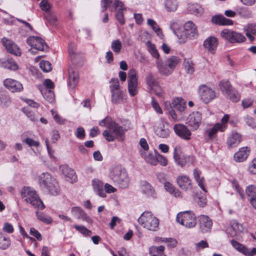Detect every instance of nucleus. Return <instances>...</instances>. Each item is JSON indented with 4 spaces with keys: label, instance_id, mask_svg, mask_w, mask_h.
I'll list each match as a JSON object with an SVG mask.
<instances>
[{
    "label": "nucleus",
    "instance_id": "f257e3e1",
    "mask_svg": "<svg viewBox=\"0 0 256 256\" xmlns=\"http://www.w3.org/2000/svg\"><path fill=\"white\" fill-rule=\"evenodd\" d=\"M104 122L108 130L104 132L103 135L108 142H112L115 139L119 141L124 140L126 129L108 118H106Z\"/></svg>",
    "mask_w": 256,
    "mask_h": 256
},
{
    "label": "nucleus",
    "instance_id": "f03ea898",
    "mask_svg": "<svg viewBox=\"0 0 256 256\" xmlns=\"http://www.w3.org/2000/svg\"><path fill=\"white\" fill-rule=\"evenodd\" d=\"M230 118V115L226 114L222 118L220 122L212 124L210 128H206L204 132L206 141L208 142H211L217 137L218 132H224L228 128Z\"/></svg>",
    "mask_w": 256,
    "mask_h": 256
},
{
    "label": "nucleus",
    "instance_id": "7ed1b4c3",
    "mask_svg": "<svg viewBox=\"0 0 256 256\" xmlns=\"http://www.w3.org/2000/svg\"><path fill=\"white\" fill-rule=\"evenodd\" d=\"M20 196L26 203H28L35 208L43 210L46 206L40 198L36 192L30 186H24L20 191Z\"/></svg>",
    "mask_w": 256,
    "mask_h": 256
},
{
    "label": "nucleus",
    "instance_id": "20e7f679",
    "mask_svg": "<svg viewBox=\"0 0 256 256\" xmlns=\"http://www.w3.org/2000/svg\"><path fill=\"white\" fill-rule=\"evenodd\" d=\"M40 186H44L51 194L56 196L60 194V188L58 182L48 173H43L38 178Z\"/></svg>",
    "mask_w": 256,
    "mask_h": 256
},
{
    "label": "nucleus",
    "instance_id": "39448f33",
    "mask_svg": "<svg viewBox=\"0 0 256 256\" xmlns=\"http://www.w3.org/2000/svg\"><path fill=\"white\" fill-rule=\"evenodd\" d=\"M138 222L144 228L148 230L155 232L158 229L159 220L150 212H143Z\"/></svg>",
    "mask_w": 256,
    "mask_h": 256
},
{
    "label": "nucleus",
    "instance_id": "423d86ee",
    "mask_svg": "<svg viewBox=\"0 0 256 256\" xmlns=\"http://www.w3.org/2000/svg\"><path fill=\"white\" fill-rule=\"evenodd\" d=\"M174 158L176 164L182 168L186 164L194 166L196 162V158L194 156L184 155L180 146H176L174 148Z\"/></svg>",
    "mask_w": 256,
    "mask_h": 256
},
{
    "label": "nucleus",
    "instance_id": "0eeeda50",
    "mask_svg": "<svg viewBox=\"0 0 256 256\" xmlns=\"http://www.w3.org/2000/svg\"><path fill=\"white\" fill-rule=\"evenodd\" d=\"M176 220L182 225L188 228H193L196 224V216L190 210L178 213L176 216Z\"/></svg>",
    "mask_w": 256,
    "mask_h": 256
},
{
    "label": "nucleus",
    "instance_id": "6e6552de",
    "mask_svg": "<svg viewBox=\"0 0 256 256\" xmlns=\"http://www.w3.org/2000/svg\"><path fill=\"white\" fill-rule=\"evenodd\" d=\"M146 80L149 90L152 92L154 93L158 97L164 98V91L160 85L158 78L150 73L146 76Z\"/></svg>",
    "mask_w": 256,
    "mask_h": 256
},
{
    "label": "nucleus",
    "instance_id": "1a4fd4ad",
    "mask_svg": "<svg viewBox=\"0 0 256 256\" xmlns=\"http://www.w3.org/2000/svg\"><path fill=\"white\" fill-rule=\"evenodd\" d=\"M128 88L130 94L132 96L138 94V76L136 71L134 68L130 69L128 73Z\"/></svg>",
    "mask_w": 256,
    "mask_h": 256
},
{
    "label": "nucleus",
    "instance_id": "9d476101",
    "mask_svg": "<svg viewBox=\"0 0 256 256\" xmlns=\"http://www.w3.org/2000/svg\"><path fill=\"white\" fill-rule=\"evenodd\" d=\"M220 36L231 43H242L246 42V37L241 33L224 29L220 32Z\"/></svg>",
    "mask_w": 256,
    "mask_h": 256
},
{
    "label": "nucleus",
    "instance_id": "9b49d317",
    "mask_svg": "<svg viewBox=\"0 0 256 256\" xmlns=\"http://www.w3.org/2000/svg\"><path fill=\"white\" fill-rule=\"evenodd\" d=\"M110 176L114 182L120 185V187L124 188L128 186L129 182L128 174L124 172H122L119 168H113Z\"/></svg>",
    "mask_w": 256,
    "mask_h": 256
},
{
    "label": "nucleus",
    "instance_id": "f8f14e48",
    "mask_svg": "<svg viewBox=\"0 0 256 256\" xmlns=\"http://www.w3.org/2000/svg\"><path fill=\"white\" fill-rule=\"evenodd\" d=\"M200 100L205 104H208L216 98L214 90L205 84L200 85L198 88Z\"/></svg>",
    "mask_w": 256,
    "mask_h": 256
},
{
    "label": "nucleus",
    "instance_id": "ddd939ff",
    "mask_svg": "<svg viewBox=\"0 0 256 256\" xmlns=\"http://www.w3.org/2000/svg\"><path fill=\"white\" fill-rule=\"evenodd\" d=\"M176 183L182 190L188 191L192 189L193 184L192 179L187 175L180 174L176 178Z\"/></svg>",
    "mask_w": 256,
    "mask_h": 256
},
{
    "label": "nucleus",
    "instance_id": "4468645a",
    "mask_svg": "<svg viewBox=\"0 0 256 256\" xmlns=\"http://www.w3.org/2000/svg\"><path fill=\"white\" fill-rule=\"evenodd\" d=\"M28 44L34 48L40 51H44L48 48L44 40L38 36H32L27 39Z\"/></svg>",
    "mask_w": 256,
    "mask_h": 256
},
{
    "label": "nucleus",
    "instance_id": "2eb2a0df",
    "mask_svg": "<svg viewBox=\"0 0 256 256\" xmlns=\"http://www.w3.org/2000/svg\"><path fill=\"white\" fill-rule=\"evenodd\" d=\"M202 119L200 113L198 112H193L188 118L186 124L192 130H196L202 123Z\"/></svg>",
    "mask_w": 256,
    "mask_h": 256
},
{
    "label": "nucleus",
    "instance_id": "dca6fc26",
    "mask_svg": "<svg viewBox=\"0 0 256 256\" xmlns=\"http://www.w3.org/2000/svg\"><path fill=\"white\" fill-rule=\"evenodd\" d=\"M174 130L178 136L184 140H188L191 138L192 133L190 130L183 124H174Z\"/></svg>",
    "mask_w": 256,
    "mask_h": 256
},
{
    "label": "nucleus",
    "instance_id": "f3484780",
    "mask_svg": "<svg viewBox=\"0 0 256 256\" xmlns=\"http://www.w3.org/2000/svg\"><path fill=\"white\" fill-rule=\"evenodd\" d=\"M197 36V28L195 24L191 21L185 23L184 25V30L181 36H184L185 38H192Z\"/></svg>",
    "mask_w": 256,
    "mask_h": 256
},
{
    "label": "nucleus",
    "instance_id": "a211bd4d",
    "mask_svg": "<svg viewBox=\"0 0 256 256\" xmlns=\"http://www.w3.org/2000/svg\"><path fill=\"white\" fill-rule=\"evenodd\" d=\"M1 42L8 52L17 56H20V48L12 40L4 38L2 39Z\"/></svg>",
    "mask_w": 256,
    "mask_h": 256
},
{
    "label": "nucleus",
    "instance_id": "6ab92c4d",
    "mask_svg": "<svg viewBox=\"0 0 256 256\" xmlns=\"http://www.w3.org/2000/svg\"><path fill=\"white\" fill-rule=\"evenodd\" d=\"M4 86L12 92H19L23 90L22 84L12 78H6L4 81Z\"/></svg>",
    "mask_w": 256,
    "mask_h": 256
},
{
    "label": "nucleus",
    "instance_id": "aec40b11",
    "mask_svg": "<svg viewBox=\"0 0 256 256\" xmlns=\"http://www.w3.org/2000/svg\"><path fill=\"white\" fill-rule=\"evenodd\" d=\"M230 243L236 250L246 256H254L256 255V248L250 250L234 240H231Z\"/></svg>",
    "mask_w": 256,
    "mask_h": 256
},
{
    "label": "nucleus",
    "instance_id": "412c9836",
    "mask_svg": "<svg viewBox=\"0 0 256 256\" xmlns=\"http://www.w3.org/2000/svg\"><path fill=\"white\" fill-rule=\"evenodd\" d=\"M200 228L202 233L210 231L212 226V220L207 216L200 215L198 216Z\"/></svg>",
    "mask_w": 256,
    "mask_h": 256
},
{
    "label": "nucleus",
    "instance_id": "4be33fe9",
    "mask_svg": "<svg viewBox=\"0 0 256 256\" xmlns=\"http://www.w3.org/2000/svg\"><path fill=\"white\" fill-rule=\"evenodd\" d=\"M250 152V147H242L234 154V160L236 162H242L248 158Z\"/></svg>",
    "mask_w": 256,
    "mask_h": 256
},
{
    "label": "nucleus",
    "instance_id": "5701e85b",
    "mask_svg": "<svg viewBox=\"0 0 256 256\" xmlns=\"http://www.w3.org/2000/svg\"><path fill=\"white\" fill-rule=\"evenodd\" d=\"M193 176L198 186L204 192H207L206 180L202 176L201 170L197 168H195L193 170Z\"/></svg>",
    "mask_w": 256,
    "mask_h": 256
},
{
    "label": "nucleus",
    "instance_id": "b1692460",
    "mask_svg": "<svg viewBox=\"0 0 256 256\" xmlns=\"http://www.w3.org/2000/svg\"><path fill=\"white\" fill-rule=\"evenodd\" d=\"M218 40L214 36L208 38L204 42V46L210 53L214 54L218 46Z\"/></svg>",
    "mask_w": 256,
    "mask_h": 256
},
{
    "label": "nucleus",
    "instance_id": "393cba45",
    "mask_svg": "<svg viewBox=\"0 0 256 256\" xmlns=\"http://www.w3.org/2000/svg\"><path fill=\"white\" fill-rule=\"evenodd\" d=\"M241 134L238 132L232 134L227 138L226 144L228 148L237 147L242 141Z\"/></svg>",
    "mask_w": 256,
    "mask_h": 256
},
{
    "label": "nucleus",
    "instance_id": "a878e982",
    "mask_svg": "<svg viewBox=\"0 0 256 256\" xmlns=\"http://www.w3.org/2000/svg\"><path fill=\"white\" fill-rule=\"evenodd\" d=\"M212 22L218 26H232L234 22L232 20L224 17L222 15H216L212 17Z\"/></svg>",
    "mask_w": 256,
    "mask_h": 256
},
{
    "label": "nucleus",
    "instance_id": "bb28decb",
    "mask_svg": "<svg viewBox=\"0 0 256 256\" xmlns=\"http://www.w3.org/2000/svg\"><path fill=\"white\" fill-rule=\"evenodd\" d=\"M244 31L251 43L255 40L256 36V24H248L244 26Z\"/></svg>",
    "mask_w": 256,
    "mask_h": 256
},
{
    "label": "nucleus",
    "instance_id": "cd10ccee",
    "mask_svg": "<svg viewBox=\"0 0 256 256\" xmlns=\"http://www.w3.org/2000/svg\"><path fill=\"white\" fill-rule=\"evenodd\" d=\"M92 184L94 191L97 194L102 198H106V194L104 190V182L98 179L94 180L92 182Z\"/></svg>",
    "mask_w": 256,
    "mask_h": 256
},
{
    "label": "nucleus",
    "instance_id": "c85d7f7f",
    "mask_svg": "<svg viewBox=\"0 0 256 256\" xmlns=\"http://www.w3.org/2000/svg\"><path fill=\"white\" fill-rule=\"evenodd\" d=\"M69 74V85L70 87L74 88L78 84L79 76L78 72L74 70L72 68L68 69Z\"/></svg>",
    "mask_w": 256,
    "mask_h": 256
},
{
    "label": "nucleus",
    "instance_id": "c756f323",
    "mask_svg": "<svg viewBox=\"0 0 256 256\" xmlns=\"http://www.w3.org/2000/svg\"><path fill=\"white\" fill-rule=\"evenodd\" d=\"M172 106L178 110L182 112L186 109V102L181 98H175L172 102Z\"/></svg>",
    "mask_w": 256,
    "mask_h": 256
},
{
    "label": "nucleus",
    "instance_id": "7c9ffc66",
    "mask_svg": "<svg viewBox=\"0 0 256 256\" xmlns=\"http://www.w3.org/2000/svg\"><path fill=\"white\" fill-rule=\"evenodd\" d=\"M38 89L40 91L44 98L48 102H52L55 99L54 94L53 90L44 89L42 86H38Z\"/></svg>",
    "mask_w": 256,
    "mask_h": 256
},
{
    "label": "nucleus",
    "instance_id": "2f4dec72",
    "mask_svg": "<svg viewBox=\"0 0 256 256\" xmlns=\"http://www.w3.org/2000/svg\"><path fill=\"white\" fill-rule=\"evenodd\" d=\"M231 228L234 232H231L232 236H237L240 233L242 232L244 228L242 224L236 220L231 222Z\"/></svg>",
    "mask_w": 256,
    "mask_h": 256
},
{
    "label": "nucleus",
    "instance_id": "473e14b6",
    "mask_svg": "<svg viewBox=\"0 0 256 256\" xmlns=\"http://www.w3.org/2000/svg\"><path fill=\"white\" fill-rule=\"evenodd\" d=\"M164 246H152L149 248V252L150 256H166L164 254Z\"/></svg>",
    "mask_w": 256,
    "mask_h": 256
},
{
    "label": "nucleus",
    "instance_id": "72a5a7b5",
    "mask_svg": "<svg viewBox=\"0 0 256 256\" xmlns=\"http://www.w3.org/2000/svg\"><path fill=\"white\" fill-rule=\"evenodd\" d=\"M140 154L147 162L152 165L156 166V152H155V156H154L152 154H149L148 152L140 150Z\"/></svg>",
    "mask_w": 256,
    "mask_h": 256
},
{
    "label": "nucleus",
    "instance_id": "f704fd0d",
    "mask_svg": "<svg viewBox=\"0 0 256 256\" xmlns=\"http://www.w3.org/2000/svg\"><path fill=\"white\" fill-rule=\"evenodd\" d=\"M219 86L221 91L225 95L233 88L230 82L228 80H223L220 81Z\"/></svg>",
    "mask_w": 256,
    "mask_h": 256
},
{
    "label": "nucleus",
    "instance_id": "c9c22d12",
    "mask_svg": "<svg viewBox=\"0 0 256 256\" xmlns=\"http://www.w3.org/2000/svg\"><path fill=\"white\" fill-rule=\"evenodd\" d=\"M226 98L234 102H238L241 98L240 94L238 91L234 88L229 91L226 94Z\"/></svg>",
    "mask_w": 256,
    "mask_h": 256
},
{
    "label": "nucleus",
    "instance_id": "e433bc0d",
    "mask_svg": "<svg viewBox=\"0 0 256 256\" xmlns=\"http://www.w3.org/2000/svg\"><path fill=\"white\" fill-rule=\"evenodd\" d=\"M180 62V59L178 56H171L166 60L167 66L170 68L172 72Z\"/></svg>",
    "mask_w": 256,
    "mask_h": 256
},
{
    "label": "nucleus",
    "instance_id": "4c0bfd02",
    "mask_svg": "<svg viewBox=\"0 0 256 256\" xmlns=\"http://www.w3.org/2000/svg\"><path fill=\"white\" fill-rule=\"evenodd\" d=\"M156 66L160 74L164 76H168L172 73V71L167 64L164 65L162 62H158Z\"/></svg>",
    "mask_w": 256,
    "mask_h": 256
},
{
    "label": "nucleus",
    "instance_id": "58836bf2",
    "mask_svg": "<svg viewBox=\"0 0 256 256\" xmlns=\"http://www.w3.org/2000/svg\"><path fill=\"white\" fill-rule=\"evenodd\" d=\"M61 168L63 174L69 178L72 181L74 182L76 180V176L74 170L69 168L67 166H62L61 167Z\"/></svg>",
    "mask_w": 256,
    "mask_h": 256
},
{
    "label": "nucleus",
    "instance_id": "ea45409f",
    "mask_svg": "<svg viewBox=\"0 0 256 256\" xmlns=\"http://www.w3.org/2000/svg\"><path fill=\"white\" fill-rule=\"evenodd\" d=\"M142 190L148 196L156 197L155 191L150 184L145 182L142 186Z\"/></svg>",
    "mask_w": 256,
    "mask_h": 256
},
{
    "label": "nucleus",
    "instance_id": "a19ab883",
    "mask_svg": "<svg viewBox=\"0 0 256 256\" xmlns=\"http://www.w3.org/2000/svg\"><path fill=\"white\" fill-rule=\"evenodd\" d=\"M146 46L148 51L152 54V56L154 58L158 60L160 58V55L156 48L155 44L148 41L146 42Z\"/></svg>",
    "mask_w": 256,
    "mask_h": 256
},
{
    "label": "nucleus",
    "instance_id": "79ce46f5",
    "mask_svg": "<svg viewBox=\"0 0 256 256\" xmlns=\"http://www.w3.org/2000/svg\"><path fill=\"white\" fill-rule=\"evenodd\" d=\"M36 216L40 221L44 224H49L52 222V218L44 212L37 211L36 212Z\"/></svg>",
    "mask_w": 256,
    "mask_h": 256
},
{
    "label": "nucleus",
    "instance_id": "37998d69",
    "mask_svg": "<svg viewBox=\"0 0 256 256\" xmlns=\"http://www.w3.org/2000/svg\"><path fill=\"white\" fill-rule=\"evenodd\" d=\"M10 240L9 237L4 235L2 233L0 232V248L6 250L10 244Z\"/></svg>",
    "mask_w": 256,
    "mask_h": 256
},
{
    "label": "nucleus",
    "instance_id": "c03bdc74",
    "mask_svg": "<svg viewBox=\"0 0 256 256\" xmlns=\"http://www.w3.org/2000/svg\"><path fill=\"white\" fill-rule=\"evenodd\" d=\"M184 66L188 74H192L194 72V64L190 59L184 60Z\"/></svg>",
    "mask_w": 256,
    "mask_h": 256
},
{
    "label": "nucleus",
    "instance_id": "a18cd8bd",
    "mask_svg": "<svg viewBox=\"0 0 256 256\" xmlns=\"http://www.w3.org/2000/svg\"><path fill=\"white\" fill-rule=\"evenodd\" d=\"M72 227L85 236H90L92 235V232L84 226L74 224Z\"/></svg>",
    "mask_w": 256,
    "mask_h": 256
},
{
    "label": "nucleus",
    "instance_id": "49530a36",
    "mask_svg": "<svg viewBox=\"0 0 256 256\" xmlns=\"http://www.w3.org/2000/svg\"><path fill=\"white\" fill-rule=\"evenodd\" d=\"M2 66L10 70H16L18 68L17 64L12 60H7L2 62Z\"/></svg>",
    "mask_w": 256,
    "mask_h": 256
},
{
    "label": "nucleus",
    "instance_id": "de8ad7c7",
    "mask_svg": "<svg viewBox=\"0 0 256 256\" xmlns=\"http://www.w3.org/2000/svg\"><path fill=\"white\" fill-rule=\"evenodd\" d=\"M165 6L168 12H174L177 9L178 4L175 0H166Z\"/></svg>",
    "mask_w": 256,
    "mask_h": 256
},
{
    "label": "nucleus",
    "instance_id": "09e8293b",
    "mask_svg": "<svg viewBox=\"0 0 256 256\" xmlns=\"http://www.w3.org/2000/svg\"><path fill=\"white\" fill-rule=\"evenodd\" d=\"M156 166L158 164V163L163 166H166L168 164V158L166 156L162 155L158 152H156Z\"/></svg>",
    "mask_w": 256,
    "mask_h": 256
},
{
    "label": "nucleus",
    "instance_id": "8fccbe9b",
    "mask_svg": "<svg viewBox=\"0 0 256 256\" xmlns=\"http://www.w3.org/2000/svg\"><path fill=\"white\" fill-rule=\"evenodd\" d=\"M148 24L152 27V30L157 34L158 35L162 34L161 29L154 20L152 19H148Z\"/></svg>",
    "mask_w": 256,
    "mask_h": 256
},
{
    "label": "nucleus",
    "instance_id": "3c124183",
    "mask_svg": "<svg viewBox=\"0 0 256 256\" xmlns=\"http://www.w3.org/2000/svg\"><path fill=\"white\" fill-rule=\"evenodd\" d=\"M246 193L250 198L256 197V187L254 185H250L246 188Z\"/></svg>",
    "mask_w": 256,
    "mask_h": 256
},
{
    "label": "nucleus",
    "instance_id": "603ef678",
    "mask_svg": "<svg viewBox=\"0 0 256 256\" xmlns=\"http://www.w3.org/2000/svg\"><path fill=\"white\" fill-rule=\"evenodd\" d=\"M122 48V44L119 40H114L112 43V49L116 54L120 52Z\"/></svg>",
    "mask_w": 256,
    "mask_h": 256
},
{
    "label": "nucleus",
    "instance_id": "864d4df0",
    "mask_svg": "<svg viewBox=\"0 0 256 256\" xmlns=\"http://www.w3.org/2000/svg\"><path fill=\"white\" fill-rule=\"evenodd\" d=\"M40 66L43 72H48L52 70V64L48 61L42 60L40 64Z\"/></svg>",
    "mask_w": 256,
    "mask_h": 256
},
{
    "label": "nucleus",
    "instance_id": "5fc2aeb1",
    "mask_svg": "<svg viewBox=\"0 0 256 256\" xmlns=\"http://www.w3.org/2000/svg\"><path fill=\"white\" fill-rule=\"evenodd\" d=\"M110 88L112 92L117 91L120 88V82L117 78H112L110 81Z\"/></svg>",
    "mask_w": 256,
    "mask_h": 256
},
{
    "label": "nucleus",
    "instance_id": "6e6d98bb",
    "mask_svg": "<svg viewBox=\"0 0 256 256\" xmlns=\"http://www.w3.org/2000/svg\"><path fill=\"white\" fill-rule=\"evenodd\" d=\"M78 218L81 219L90 224H92L94 222V220L92 218L89 216L84 210L82 212V214H80V216H78Z\"/></svg>",
    "mask_w": 256,
    "mask_h": 256
},
{
    "label": "nucleus",
    "instance_id": "4d7b16f0",
    "mask_svg": "<svg viewBox=\"0 0 256 256\" xmlns=\"http://www.w3.org/2000/svg\"><path fill=\"white\" fill-rule=\"evenodd\" d=\"M30 234L33 236L38 241H41L42 240V236L41 234L34 228L32 227L30 230Z\"/></svg>",
    "mask_w": 256,
    "mask_h": 256
},
{
    "label": "nucleus",
    "instance_id": "13d9d810",
    "mask_svg": "<svg viewBox=\"0 0 256 256\" xmlns=\"http://www.w3.org/2000/svg\"><path fill=\"white\" fill-rule=\"evenodd\" d=\"M42 86L44 88V89L53 90L54 88L55 85L52 80L48 78L44 80L43 85Z\"/></svg>",
    "mask_w": 256,
    "mask_h": 256
},
{
    "label": "nucleus",
    "instance_id": "bf43d9fd",
    "mask_svg": "<svg viewBox=\"0 0 256 256\" xmlns=\"http://www.w3.org/2000/svg\"><path fill=\"white\" fill-rule=\"evenodd\" d=\"M22 111L31 120H36L35 115L30 107L24 108Z\"/></svg>",
    "mask_w": 256,
    "mask_h": 256
},
{
    "label": "nucleus",
    "instance_id": "052dcab7",
    "mask_svg": "<svg viewBox=\"0 0 256 256\" xmlns=\"http://www.w3.org/2000/svg\"><path fill=\"white\" fill-rule=\"evenodd\" d=\"M4 232L8 234H12L14 232V228L12 224L10 222H6L2 226Z\"/></svg>",
    "mask_w": 256,
    "mask_h": 256
},
{
    "label": "nucleus",
    "instance_id": "680f3d73",
    "mask_svg": "<svg viewBox=\"0 0 256 256\" xmlns=\"http://www.w3.org/2000/svg\"><path fill=\"white\" fill-rule=\"evenodd\" d=\"M40 7L43 11L49 12L51 9L52 5L48 2V0H42L40 2Z\"/></svg>",
    "mask_w": 256,
    "mask_h": 256
},
{
    "label": "nucleus",
    "instance_id": "e2e57ef3",
    "mask_svg": "<svg viewBox=\"0 0 256 256\" xmlns=\"http://www.w3.org/2000/svg\"><path fill=\"white\" fill-rule=\"evenodd\" d=\"M50 112L56 122L59 124H64L65 120L62 118L56 111L54 110H52Z\"/></svg>",
    "mask_w": 256,
    "mask_h": 256
},
{
    "label": "nucleus",
    "instance_id": "0e129e2a",
    "mask_svg": "<svg viewBox=\"0 0 256 256\" xmlns=\"http://www.w3.org/2000/svg\"><path fill=\"white\" fill-rule=\"evenodd\" d=\"M68 52L70 57L72 60L78 56V54L76 52V47L74 46L70 45Z\"/></svg>",
    "mask_w": 256,
    "mask_h": 256
},
{
    "label": "nucleus",
    "instance_id": "69168bd1",
    "mask_svg": "<svg viewBox=\"0 0 256 256\" xmlns=\"http://www.w3.org/2000/svg\"><path fill=\"white\" fill-rule=\"evenodd\" d=\"M161 241L167 244V246L171 248L175 247L177 244V241L172 238H163Z\"/></svg>",
    "mask_w": 256,
    "mask_h": 256
},
{
    "label": "nucleus",
    "instance_id": "338daca9",
    "mask_svg": "<svg viewBox=\"0 0 256 256\" xmlns=\"http://www.w3.org/2000/svg\"><path fill=\"white\" fill-rule=\"evenodd\" d=\"M23 142L30 146L38 147L40 146V142L38 141L35 140L30 138H26L23 140Z\"/></svg>",
    "mask_w": 256,
    "mask_h": 256
},
{
    "label": "nucleus",
    "instance_id": "774afa93",
    "mask_svg": "<svg viewBox=\"0 0 256 256\" xmlns=\"http://www.w3.org/2000/svg\"><path fill=\"white\" fill-rule=\"evenodd\" d=\"M114 6L115 10L117 11V12H123V10H126L124 4L118 0H115L114 2Z\"/></svg>",
    "mask_w": 256,
    "mask_h": 256
}]
</instances>
